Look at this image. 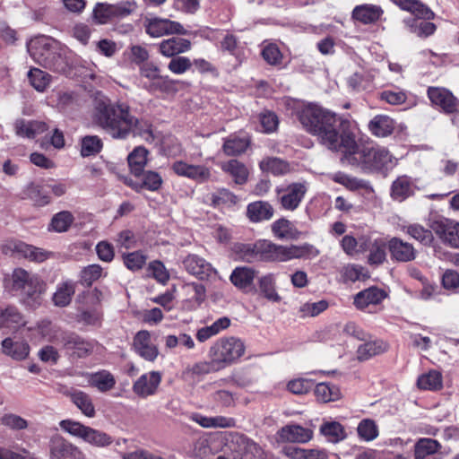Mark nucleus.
Wrapping results in <instances>:
<instances>
[{
    "label": "nucleus",
    "mask_w": 459,
    "mask_h": 459,
    "mask_svg": "<svg viewBox=\"0 0 459 459\" xmlns=\"http://www.w3.org/2000/svg\"><path fill=\"white\" fill-rule=\"evenodd\" d=\"M299 120L320 143L331 151L342 152L343 159L352 166L386 175L396 165L395 158L385 147L359 148L353 123L335 113L308 105L299 112Z\"/></svg>",
    "instance_id": "1"
},
{
    "label": "nucleus",
    "mask_w": 459,
    "mask_h": 459,
    "mask_svg": "<svg viewBox=\"0 0 459 459\" xmlns=\"http://www.w3.org/2000/svg\"><path fill=\"white\" fill-rule=\"evenodd\" d=\"M93 121L112 138L126 139V126L132 123L130 106L98 94L94 100Z\"/></svg>",
    "instance_id": "2"
},
{
    "label": "nucleus",
    "mask_w": 459,
    "mask_h": 459,
    "mask_svg": "<svg viewBox=\"0 0 459 459\" xmlns=\"http://www.w3.org/2000/svg\"><path fill=\"white\" fill-rule=\"evenodd\" d=\"M261 262H288L292 259L316 257L319 251L308 243L282 246L267 239H259Z\"/></svg>",
    "instance_id": "3"
},
{
    "label": "nucleus",
    "mask_w": 459,
    "mask_h": 459,
    "mask_svg": "<svg viewBox=\"0 0 459 459\" xmlns=\"http://www.w3.org/2000/svg\"><path fill=\"white\" fill-rule=\"evenodd\" d=\"M13 288L19 292L22 303L34 309L41 304L43 284L39 277L22 268L13 273Z\"/></svg>",
    "instance_id": "4"
},
{
    "label": "nucleus",
    "mask_w": 459,
    "mask_h": 459,
    "mask_svg": "<svg viewBox=\"0 0 459 459\" xmlns=\"http://www.w3.org/2000/svg\"><path fill=\"white\" fill-rule=\"evenodd\" d=\"M13 288L19 292L22 303L34 309L41 304L43 284L39 277L22 268L13 273Z\"/></svg>",
    "instance_id": "5"
},
{
    "label": "nucleus",
    "mask_w": 459,
    "mask_h": 459,
    "mask_svg": "<svg viewBox=\"0 0 459 459\" xmlns=\"http://www.w3.org/2000/svg\"><path fill=\"white\" fill-rule=\"evenodd\" d=\"M60 428L71 436L82 439L96 447H107L113 443V437L101 430L85 426L72 420H61Z\"/></svg>",
    "instance_id": "6"
},
{
    "label": "nucleus",
    "mask_w": 459,
    "mask_h": 459,
    "mask_svg": "<svg viewBox=\"0 0 459 459\" xmlns=\"http://www.w3.org/2000/svg\"><path fill=\"white\" fill-rule=\"evenodd\" d=\"M245 352L243 342L235 337L218 340L210 348V357L213 363H217L220 368L232 364Z\"/></svg>",
    "instance_id": "7"
},
{
    "label": "nucleus",
    "mask_w": 459,
    "mask_h": 459,
    "mask_svg": "<svg viewBox=\"0 0 459 459\" xmlns=\"http://www.w3.org/2000/svg\"><path fill=\"white\" fill-rule=\"evenodd\" d=\"M230 450L234 453L235 459H266L263 447L241 434L230 436Z\"/></svg>",
    "instance_id": "8"
},
{
    "label": "nucleus",
    "mask_w": 459,
    "mask_h": 459,
    "mask_svg": "<svg viewBox=\"0 0 459 459\" xmlns=\"http://www.w3.org/2000/svg\"><path fill=\"white\" fill-rule=\"evenodd\" d=\"M228 440L229 437L220 433L203 436L195 443L194 453L200 459H216Z\"/></svg>",
    "instance_id": "9"
},
{
    "label": "nucleus",
    "mask_w": 459,
    "mask_h": 459,
    "mask_svg": "<svg viewBox=\"0 0 459 459\" xmlns=\"http://www.w3.org/2000/svg\"><path fill=\"white\" fill-rule=\"evenodd\" d=\"M48 449L49 459H89L81 447L60 435L50 438Z\"/></svg>",
    "instance_id": "10"
},
{
    "label": "nucleus",
    "mask_w": 459,
    "mask_h": 459,
    "mask_svg": "<svg viewBox=\"0 0 459 459\" xmlns=\"http://www.w3.org/2000/svg\"><path fill=\"white\" fill-rule=\"evenodd\" d=\"M307 192V184L296 182L277 189V198L283 210L295 211Z\"/></svg>",
    "instance_id": "11"
},
{
    "label": "nucleus",
    "mask_w": 459,
    "mask_h": 459,
    "mask_svg": "<svg viewBox=\"0 0 459 459\" xmlns=\"http://www.w3.org/2000/svg\"><path fill=\"white\" fill-rule=\"evenodd\" d=\"M55 342L62 345L65 350L73 351L79 358L91 354L94 344L74 333L62 332L55 336Z\"/></svg>",
    "instance_id": "12"
},
{
    "label": "nucleus",
    "mask_w": 459,
    "mask_h": 459,
    "mask_svg": "<svg viewBox=\"0 0 459 459\" xmlns=\"http://www.w3.org/2000/svg\"><path fill=\"white\" fill-rule=\"evenodd\" d=\"M144 27L146 33L152 38L170 34H186V30L179 22L159 17L145 18Z\"/></svg>",
    "instance_id": "13"
},
{
    "label": "nucleus",
    "mask_w": 459,
    "mask_h": 459,
    "mask_svg": "<svg viewBox=\"0 0 459 459\" xmlns=\"http://www.w3.org/2000/svg\"><path fill=\"white\" fill-rule=\"evenodd\" d=\"M134 7V4L129 2L117 4L98 3L93 9V17L97 23L105 24L112 18L127 16Z\"/></svg>",
    "instance_id": "14"
},
{
    "label": "nucleus",
    "mask_w": 459,
    "mask_h": 459,
    "mask_svg": "<svg viewBox=\"0 0 459 459\" xmlns=\"http://www.w3.org/2000/svg\"><path fill=\"white\" fill-rule=\"evenodd\" d=\"M428 97L432 105L447 114L459 108V100L447 89L443 87H429Z\"/></svg>",
    "instance_id": "15"
},
{
    "label": "nucleus",
    "mask_w": 459,
    "mask_h": 459,
    "mask_svg": "<svg viewBox=\"0 0 459 459\" xmlns=\"http://www.w3.org/2000/svg\"><path fill=\"white\" fill-rule=\"evenodd\" d=\"M162 380L159 371H150L140 376L133 384L132 390L140 398H147L157 394Z\"/></svg>",
    "instance_id": "16"
},
{
    "label": "nucleus",
    "mask_w": 459,
    "mask_h": 459,
    "mask_svg": "<svg viewBox=\"0 0 459 459\" xmlns=\"http://www.w3.org/2000/svg\"><path fill=\"white\" fill-rule=\"evenodd\" d=\"M134 351L146 361L153 362L159 356V349L152 342L151 333L147 330L137 332L133 339Z\"/></svg>",
    "instance_id": "17"
},
{
    "label": "nucleus",
    "mask_w": 459,
    "mask_h": 459,
    "mask_svg": "<svg viewBox=\"0 0 459 459\" xmlns=\"http://www.w3.org/2000/svg\"><path fill=\"white\" fill-rule=\"evenodd\" d=\"M56 42L49 37L39 36L32 39L27 45L32 59L42 65L56 48Z\"/></svg>",
    "instance_id": "18"
},
{
    "label": "nucleus",
    "mask_w": 459,
    "mask_h": 459,
    "mask_svg": "<svg viewBox=\"0 0 459 459\" xmlns=\"http://www.w3.org/2000/svg\"><path fill=\"white\" fill-rule=\"evenodd\" d=\"M4 252L5 254H8V252L15 253L31 261L39 263L48 259L52 255L51 252L35 247L20 240H11L7 242L4 247Z\"/></svg>",
    "instance_id": "19"
},
{
    "label": "nucleus",
    "mask_w": 459,
    "mask_h": 459,
    "mask_svg": "<svg viewBox=\"0 0 459 459\" xmlns=\"http://www.w3.org/2000/svg\"><path fill=\"white\" fill-rule=\"evenodd\" d=\"M185 270L191 275L199 280H206L216 274V270L204 258L195 255L189 254L182 260Z\"/></svg>",
    "instance_id": "20"
},
{
    "label": "nucleus",
    "mask_w": 459,
    "mask_h": 459,
    "mask_svg": "<svg viewBox=\"0 0 459 459\" xmlns=\"http://www.w3.org/2000/svg\"><path fill=\"white\" fill-rule=\"evenodd\" d=\"M171 169L178 176L198 182H204L211 177L210 169L204 165H193L180 160L173 163Z\"/></svg>",
    "instance_id": "21"
},
{
    "label": "nucleus",
    "mask_w": 459,
    "mask_h": 459,
    "mask_svg": "<svg viewBox=\"0 0 459 459\" xmlns=\"http://www.w3.org/2000/svg\"><path fill=\"white\" fill-rule=\"evenodd\" d=\"M432 229L445 243L459 247V222L448 220L435 221Z\"/></svg>",
    "instance_id": "22"
},
{
    "label": "nucleus",
    "mask_w": 459,
    "mask_h": 459,
    "mask_svg": "<svg viewBox=\"0 0 459 459\" xmlns=\"http://www.w3.org/2000/svg\"><path fill=\"white\" fill-rule=\"evenodd\" d=\"M388 249L391 258L397 262L406 263L416 257V250L413 246L398 238H393L388 241Z\"/></svg>",
    "instance_id": "23"
},
{
    "label": "nucleus",
    "mask_w": 459,
    "mask_h": 459,
    "mask_svg": "<svg viewBox=\"0 0 459 459\" xmlns=\"http://www.w3.org/2000/svg\"><path fill=\"white\" fill-rule=\"evenodd\" d=\"M281 441L291 443H307L313 437V431L299 425H287L278 432Z\"/></svg>",
    "instance_id": "24"
},
{
    "label": "nucleus",
    "mask_w": 459,
    "mask_h": 459,
    "mask_svg": "<svg viewBox=\"0 0 459 459\" xmlns=\"http://www.w3.org/2000/svg\"><path fill=\"white\" fill-rule=\"evenodd\" d=\"M48 129L45 122L38 120L16 119L14 122L15 134L20 137L35 138Z\"/></svg>",
    "instance_id": "25"
},
{
    "label": "nucleus",
    "mask_w": 459,
    "mask_h": 459,
    "mask_svg": "<svg viewBox=\"0 0 459 459\" xmlns=\"http://www.w3.org/2000/svg\"><path fill=\"white\" fill-rule=\"evenodd\" d=\"M386 297V293L377 288L370 287L357 293L354 297V305L359 309H366L370 305H377Z\"/></svg>",
    "instance_id": "26"
},
{
    "label": "nucleus",
    "mask_w": 459,
    "mask_h": 459,
    "mask_svg": "<svg viewBox=\"0 0 459 459\" xmlns=\"http://www.w3.org/2000/svg\"><path fill=\"white\" fill-rule=\"evenodd\" d=\"M191 43L188 39L178 37H172L162 40L159 44L160 53L167 57L186 52L190 49Z\"/></svg>",
    "instance_id": "27"
},
{
    "label": "nucleus",
    "mask_w": 459,
    "mask_h": 459,
    "mask_svg": "<svg viewBox=\"0 0 459 459\" xmlns=\"http://www.w3.org/2000/svg\"><path fill=\"white\" fill-rule=\"evenodd\" d=\"M273 213L274 210L273 206L265 201L250 203L247 208V218L250 221L255 223L271 220Z\"/></svg>",
    "instance_id": "28"
},
{
    "label": "nucleus",
    "mask_w": 459,
    "mask_h": 459,
    "mask_svg": "<svg viewBox=\"0 0 459 459\" xmlns=\"http://www.w3.org/2000/svg\"><path fill=\"white\" fill-rule=\"evenodd\" d=\"M380 6L375 4L357 5L352 11V18L360 23L370 24L377 22L383 14Z\"/></svg>",
    "instance_id": "29"
},
{
    "label": "nucleus",
    "mask_w": 459,
    "mask_h": 459,
    "mask_svg": "<svg viewBox=\"0 0 459 459\" xmlns=\"http://www.w3.org/2000/svg\"><path fill=\"white\" fill-rule=\"evenodd\" d=\"M402 10L410 12L418 19L432 20L435 13L419 0H393Z\"/></svg>",
    "instance_id": "30"
},
{
    "label": "nucleus",
    "mask_w": 459,
    "mask_h": 459,
    "mask_svg": "<svg viewBox=\"0 0 459 459\" xmlns=\"http://www.w3.org/2000/svg\"><path fill=\"white\" fill-rule=\"evenodd\" d=\"M414 194V184L408 176L398 177L391 186V197L403 202Z\"/></svg>",
    "instance_id": "31"
},
{
    "label": "nucleus",
    "mask_w": 459,
    "mask_h": 459,
    "mask_svg": "<svg viewBox=\"0 0 459 459\" xmlns=\"http://www.w3.org/2000/svg\"><path fill=\"white\" fill-rule=\"evenodd\" d=\"M132 123L127 125L126 138L130 134H134L141 136L148 143H152L154 140L153 128L150 121L144 118H137L131 113Z\"/></svg>",
    "instance_id": "32"
},
{
    "label": "nucleus",
    "mask_w": 459,
    "mask_h": 459,
    "mask_svg": "<svg viewBox=\"0 0 459 459\" xmlns=\"http://www.w3.org/2000/svg\"><path fill=\"white\" fill-rule=\"evenodd\" d=\"M191 420L203 428H232L236 424L235 420L230 417H208L201 413H193Z\"/></svg>",
    "instance_id": "33"
},
{
    "label": "nucleus",
    "mask_w": 459,
    "mask_h": 459,
    "mask_svg": "<svg viewBox=\"0 0 459 459\" xmlns=\"http://www.w3.org/2000/svg\"><path fill=\"white\" fill-rule=\"evenodd\" d=\"M368 129L375 136L385 137L393 133L394 122L386 115H377L368 123Z\"/></svg>",
    "instance_id": "34"
},
{
    "label": "nucleus",
    "mask_w": 459,
    "mask_h": 459,
    "mask_svg": "<svg viewBox=\"0 0 459 459\" xmlns=\"http://www.w3.org/2000/svg\"><path fill=\"white\" fill-rule=\"evenodd\" d=\"M76 283L72 281H65L56 286V290L53 294L52 300L55 306L67 307L75 293Z\"/></svg>",
    "instance_id": "35"
},
{
    "label": "nucleus",
    "mask_w": 459,
    "mask_h": 459,
    "mask_svg": "<svg viewBox=\"0 0 459 459\" xmlns=\"http://www.w3.org/2000/svg\"><path fill=\"white\" fill-rule=\"evenodd\" d=\"M116 383L117 381L114 375L104 369L91 374L89 377L90 385L97 388L101 393H107L112 390Z\"/></svg>",
    "instance_id": "36"
},
{
    "label": "nucleus",
    "mask_w": 459,
    "mask_h": 459,
    "mask_svg": "<svg viewBox=\"0 0 459 459\" xmlns=\"http://www.w3.org/2000/svg\"><path fill=\"white\" fill-rule=\"evenodd\" d=\"M48 189L45 186L31 183L24 190L26 198L30 199L37 206H45L51 202Z\"/></svg>",
    "instance_id": "37"
},
{
    "label": "nucleus",
    "mask_w": 459,
    "mask_h": 459,
    "mask_svg": "<svg viewBox=\"0 0 459 459\" xmlns=\"http://www.w3.org/2000/svg\"><path fill=\"white\" fill-rule=\"evenodd\" d=\"M272 232L279 239H296L299 236V230L291 221L281 218L272 224Z\"/></svg>",
    "instance_id": "38"
},
{
    "label": "nucleus",
    "mask_w": 459,
    "mask_h": 459,
    "mask_svg": "<svg viewBox=\"0 0 459 459\" xmlns=\"http://www.w3.org/2000/svg\"><path fill=\"white\" fill-rule=\"evenodd\" d=\"M250 145L248 136L230 135L225 139L222 149L228 156H237L246 152Z\"/></svg>",
    "instance_id": "39"
},
{
    "label": "nucleus",
    "mask_w": 459,
    "mask_h": 459,
    "mask_svg": "<svg viewBox=\"0 0 459 459\" xmlns=\"http://www.w3.org/2000/svg\"><path fill=\"white\" fill-rule=\"evenodd\" d=\"M386 350L387 344L383 341H368L358 347L357 357L359 360H368L373 356L385 352Z\"/></svg>",
    "instance_id": "40"
},
{
    "label": "nucleus",
    "mask_w": 459,
    "mask_h": 459,
    "mask_svg": "<svg viewBox=\"0 0 459 459\" xmlns=\"http://www.w3.org/2000/svg\"><path fill=\"white\" fill-rule=\"evenodd\" d=\"M69 395L73 403L82 411V413L89 418L95 416V408L92 403L91 397L88 394L81 390H74Z\"/></svg>",
    "instance_id": "41"
},
{
    "label": "nucleus",
    "mask_w": 459,
    "mask_h": 459,
    "mask_svg": "<svg viewBox=\"0 0 459 459\" xmlns=\"http://www.w3.org/2000/svg\"><path fill=\"white\" fill-rule=\"evenodd\" d=\"M218 48L221 52L228 53L241 62L243 56L242 48L239 45L238 38L231 33H224L218 43Z\"/></svg>",
    "instance_id": "42"
},
{
    "label": "nucleus",
    "mask_w": 459,
    "mask_h": 459,
    "mask_svg": "<svg viewBox=\"0 0 459 459\" xmlns=\"http://www.w3.org/2000/svg\"><path fill=\"white\" fill-rule=\"evenodd\" d=\"M262 171L271 173L274 176H282L290 171V165L285 160L275 157H265L260 163Z\"/></svg>",
    "instance_id": "43"
},
{
    "label": "nucleus",
    "mask_w": 459,
    "mask_h": 459,
    "mask_svg": "<svg viewBox=\"0 0 459 459\" xmlns=\"http://www.w3.org/2000/svg\"><path fill=\"white\" fill-rule=\"evenodd\" d=\"M2 348L4 354L17 360L25 359L30 351L26 342H13L11 338H5L2 342Z\"/></svg>",
    "instance_id": "44"
},
{
    "label": "nucleus",
    "mask_w": 459,
    "mask_h": 459,
    "mask_svg": "<svg viewBox=\"0 0 459 459\" xmlns=\"http://www.w3.org/2000/svg\"><path fill=\"white\" fill-rule=\"evenodd\" d=\"M275 284V277L273 273L265 274L258 279L260 293L270 301L280 302L281 298L276 291Z\"/></svg>",
    "instance_id": "45"
},
{
    "label": "nucleus",
    "mask_w": 459,
    "mask_h": 459,
    "mask_svg": "<svg viewBox=\"0 0 459 459\" xmlns=\"http://www.w3.org/2000/svg\"><path fill=\"white\" fill-rule=\"evenodd\" d=\"M417 386L421 390L437 391L443 386V377L440 372L429 370L420 375L417 380Z\"/></svg>",
    "instance_id": "46"
},
{
    "label": "nucleus",
    "mask_w": 459,
    "mask_h": 459,
    "mask_svg": "<svg viewBox=\"0 0 459 459\" xmlns=\"http://www.w3.org/2000/svg\"><path fill=\"white\" fill-rule=\"evenodd\" d=\"M206 202L214 207H230L237 204V196L228 189L221 188L206 195Z\"/></svg>",
    "instance_id": "47"
},
{
    "label": "nucleus",
    "mask_w": 459,
    "mask_h": 459,
    "mask_svg": "<svg viewBox=\"0 0 459 459\" xmlns=\"http://www.w3.org/2000/svg\"><path fill=\"white\" fill-rule=\"evenodd\" d=\"M230 325V320L227 316L217 319L212 325L199 329L196 333V339L204 342L212 336L218 334L222 330L227 329Z\"/></svg>",
    "instance_id": "48"
},
{
    "label": "nucleus",
    "mask_w": 459,
    "mask_h": 459,
    "mask_svg": "<svg viewBox=\"0 0 459 459\" xmlns=\"http://www.w3.org/2000/svg\"><path fill=\"white\" fill-rule=\"evenodd\" d=\"M143 87L150 93H170L176 91L175 82L168 75L160 74L152 82H144Z\"/></svg>",
    "instance_id": "49"
},
{
    "label": "nucleus",
    "mask_w": 459,
    "mask_h": 459,
    "mask_svg": "<svg viewBox=\"0 0 459 459\" xmlns=\"http://www.w3.org/2000/svg\"><path fill=\"white\" fill-rule=\"evenodd\" d=\"M148 151L144 147H136L127 158L131 172L140 176L147 163Z\"/></svg>",
    "instance_id": "50"
},
{
    "label": "nucleus",
    "mask_w": 459,
    "mask_h": 459,
    "mask_svg": "<svg viewBox=\"0 0 459 459\" xmlns=\"http://www.w3.org/2000/svg\"><path fill=\"white\" fill-rule=\"evenodd\" d=\"M221 169L229 173L236 184L242 185L247 179V169L243 163L237 160H230L228 162L222 163Z\"/></svg>",
    "instance_id": "51"
},
{
    "label": "nucleus",
    "mask_w": 459,
    "mask_h": 459,
    "mask_svg": "<svg viewBox=\"0 0 459 459\" xmlns=\"http://www.w3.org/2000/svg\"><path fill=\"white\" fill-rule=\"evenodd\" d=\"M255 271L249 267H237L230 277L231 282L238 289H246L249 287L255 277Z\"/></svg>",
    "instance_id": "52"
},
{
    "label": "nucleus",
    "mask_w": 459,
    "mask_h": 459,
    "mask_svg": "<svg viewBox=\"0 0 459 459\" xmlns=\"http://www.w3.org/2000/svg\"><path fill=\"white\" fill-rule=\"evenodd\" d=\"M315 395L322 403L334 402L340 399L341 392L335 385L323 382L316 385Z\"/></svg>",
    "instance_id": "53"
},
{
    "label": "nucleus",
    "mask_w": 459,
    "mask_h": 459,
    "mask_svg": "<svg viewBox=\"0 0 459 459\" xmlns=\"http://www.w3.org/2000/svg\"><path fill=\"white\" fill-rule=\"evenodd\" d=\"M440 448L441 445L438 441L432 438H420L414 446L415 459H425L437 453Z\"/></svg>",
    "instance_id": "54"
},
{
    "label": "nucleus",
    "mask_w": 459,
    "mask_h": 459,
    "mask_svg": "<svg viewBox=\"0 0 459 459\" xmlns=\"http://www.w3.org/2000/svg\"><path fill=\"white\" fill-rule=\"evenodd\" d=\"M340 274L343 282H355L368 277L367 270L359 264H348L342 267Z\"/></svg>",
    "instance_id": "55"
},
{
    "label": "nucleus",
    "mask_w": 459,
    "mask_h": 459,
    "mask_svg": "<svg viewBox=\"0 0 459 459\" xmlns=\"http://www.w3.org/2000/svg\"><path fill=\"white\" fill-rule=\"evenodd\" d=\"M28 79L36 91L44 92L50 84L51 75L39 68H31L28 72Z\"/></svg>",
    "instance_id": "56"
},
{
    "label": "nucleus",
    "mask_w": 459,
    "mask_h": 459,
    "mask_svg": "<svg viewBox=\"0 0 459 459\" xmlns=\"http://www.w3.org/2000/svg\"><path fill=\"white\" fill-rule=\"evenodd\" d=\"M42 66L55 73L65 74L69 68V64L66 57L56 48Z\"/></svg>",
    "instance_id": "57"
},
{
    "label": "nucleus",
    "mask_w": 459,
    "mask_h": 459,
    "mask_svg": "<svg viewBox=\"0 0 459 459\" xmlns=\"http://www.w3.org/2000/svg\"><path fill=\"white\" fill-rule=\"evenodd\" d=\"M102 147V140L98 135H86L81 140V155L82 157L96 155Z\"/></svg>",
    "instance_id": "58"
},
{
    "label": "nucleus",
    "mask_w": 459,
    "mask_h": 459,
    "mask_svg": "<svg viewBox=\"0 0 459 459\" xmlns=\"http://www.w3.org/2000/svg\"><path fill=\"white\" fill-rule=\"evenodd\" d=\"M22 316L14 307H7L0 311V325L7 328H16L22 325Z\"/></svg>",
    "instance_id": "59"
},
{
    "label": "nucleus",
    "mask_w": 459,
    "mask_h": 459,
    "mask_svg": "<svg viewBox=\"0 0 459 459\" xmlns=\"http://www.w3.org/2000/svg\"><path fill=\"white\" fill-rule=\"evenodd\" d=\"M386 245L385 241L381 238L374 239V244L371 247L368 256V263L370 265H379L383 264L386 257Z\"/></svg>",
    "instance_id": "60"
},
{
    "label": "nucleus",
    "mask_w": 459,
    "mask_h": 459,
    "mask_svg": "<svg viewBox=\"0 0 459 459\" xmlns=\"http://www.w3.org/2000/svg\"><path fill=\"white\" fill-rule=\"evenodd\" d=\"M321 433L332 443H337L345 437L342 426L338 422H327L321 426Z\"/></svg>",
    "instance_id": "61"
},
{
    "label": "nucleus",
    "mask_w": 459,
    "mask_h": 459,
    "mask_svg": "<svg viewBox=\"0 0 459 459\" xmlns=\"http://www.w3.org/2000/svg\"><path fill=\"white\" fill-rule=\"evenodd\" d=\"M74 217L68 211H63L55 214L51 220L50 227L56 232H65L68 230Z\"/></svg>",
    "instance_id": "62"
},
{
    "label": "nucleus",
    "mask_w": 459,
    "mask_h": 459,
    "mask_svg": "<svg viewBox=\"0 0 459 459\" xmlns=\"http://www.w3.org/2000/svg\"><path fill=\"white\" fill-rule=\"evenodd\" d=\"M404 231L411 238L424 245H429L433 240L431 230L425 229L420 224H410L403 228Z\"/></svg>",
    "instance_id": "63"
},
{
    "label": "nucleus",
    "mask_w": 459,
    "mask_h": 459,
    "mask_svg": "<svg viewBox=\"0 0 459 459\" xmlns=\"http://www.w3.org/2000/svg\"><path fill=\"white\" fill-rule=\"evenodd\" d=\"M147 256L141 251H134L123 255V262L130 271H139L146 264Z\"/></svg>",
    "instance_id": "64"
}]
</instances>
